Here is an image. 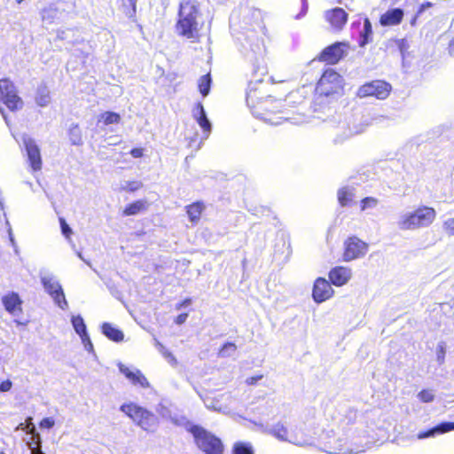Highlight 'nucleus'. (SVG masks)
I'll return each mask as SVG.
<instances>
[{"label":"nucleus","instance_id":"45","mask_svg":"<svg viewBox=\"0 0 454 454\" xmlns=\"http://www.w3.org/2000/svg\"><path fill=\"white\" fill-rule=\"evenodd\" d=\"M442 227L449 236H454V218H449L444 221Z\"/></svg>","mask_w":454,"mask_h":454},{"label":"nucleus","instance_id":"46","mask_svg":"<svg viewBox=\"0 0 454 454\" xmlns=\"http://www.w3.org/2000/svg\"><path fill=\"white\" fill-rule=\"evenodd\" d=\"M437 360L440 364H442L445 357V343L440 342L436 348Z\"/></svg>","mask_w":454,"mask_h":454},{"label":"nucleus","instance_id":"40","mask_svg":"<svg viewBox=\"0 0 454 454\" xmlns=\"http://www.w3.org/2000/svg\"><path fill=\"white\" fill-rule=\"evenodd\" d=\"M237 347L232 342H226L223 345L219 351V356L222 357H229L235 354Z\"/></svg>","mask_w":454,"mask_h":454},{"label":"nucleus","instance_id":"30","mask_svg":"<svg viewBox=\"0 0 454 454\" xmlns=\"http://www.w3.org/2000/svg\"><path fill=\"white\" fill-rule=\"evenodd\" d=\"M262 108H263L266 111H269L272 114L277 113V111H275V109H268L266 106H262ZM278 113L282 114V115L281 116H270V114H265V116L263 117V119L265 120V121H267L272 125H279L282 123L283 121L290 120V117L287 116V114L286 113H284L283 111L278 110Z\"/></svg>","mask_w":454,"mask_h":454},{"label":"nucleus","instance_id":"49","mask_svg":"<svg viewBox=\"0 0 454 454\" xmlns=\"http://www.w3.org/2000/svg\"><path fill=\"white\" fill-rule=\"evenodd\" d=\"M81 340H82V343H83L84 348H85L87 351L90 352V351H92V350H93V344H92V342H91V340H90V339L89 334H87V337L82 336V337L81 338Z\"/></svg>","mask_w":454,"mask_h":454},{"label":"nucleus","instance_id":"21","mask_svg":"<svg viewBox=\"0 0 454 454\" xmlns=\"http://www.w3.org/2000/svg\"><path fill=\"white\" fill-rule=\"evenodd\" d=\"M453 430L454 422L444 421L428 430L419 432L417 434V438L423 440L426 438L435 437L438 434H445Z\"/></svg>","mask_w":454,"mask_h":454},{"label":"nucleus","instance_id":"16","mask_svg":"<svg viewBox=\"0 0 454 454\" xmlns=\"http://www.w3.org/2000/svg\"><path fill=\"white\" fill-rule=\"evenodd\" d=\"M333 294V289L325 278H318L316 279L312 290V297L317 303L325 301L330 299Z\"/></svg>","mask_w":454,"mask_h":454},{"label":"nucleus","instance_id":"18","mask_svg":"<svg viewBox=\"0 0 454 454\" xmlns=\"http://www.w3.org/2000/svg\"><path fill=\"white\" fill-rule=\"evenodd\" d=\"M192 116L196 120L200 127L202 129L204 135L203 138L207 139L212 131V124L209 119L207 118L204 106H202L201 103H198L195 106L192 111Z\"/></svg>","mask_w":454,"mask_h":454},{"label":"nucleus","instance_id":"58","mask_svg":"<svg viewBox=\"0 0 454 454\" xmlns=\"http://www.w3.org/2000/svg\"><path fill=\"white\" fill-rule=\"evenodd\" d=\"M8 234H9L10 242H11L12 246L14 247L15 253H18V247H17L16 241L14 239V237H13L12 231L11 227H9Z\"/></svg>","mask_w":454,"mask_h":454},{"label":"nucleus","instance_id":"62","mask_svg":"<svg viewBox=\"0 0 454 454\" xmlns=\"http://www.w3.org/2000/svg\"><path fill=\"white\" fill-rule=\"evenodd\" d=\"M0 112H1L3 117H4V121H5V123L9 126V120H8V118H7L5 113H4V110L2 107H0Z\"/></svg>","mask_w":454,"mask_h":454},{"label":"nucleus","instance_id":"23","mask_svg":"<svg viewBox=\"0 0 454 454\" xmlns=\"http://www.w3.org/2000/svg\"><path fill=\"white\" fill-rule=\"evenodd\" d=\"M338 201L341 207L350 206L356 197V188L354 186H343L338 190Z\"/></svg>","mask_w":454,"mask_h":454},{"label":"nucleus","instance_id":"47","mask_svg":"<svg viewBox=\"0 0 454 454\" xmlns=\"http://www.w3.org/2000/svg\"><path fill=\"white\" fill-rule=\"evenodd\" d=\"M396 45L400 51V53L403 57V59H404L405 57V52L407 51V50L409 49L410 45H409V43L406 39H400V40H397L396 41Z\"/></svg>","mask_w":454,"mask_h":454},{"label":"nucleus","instance_id":"4","mask_svg":"<svg viewBox=\"0 0 454 454\" xmlns=\"http://www.w3.org/2000/svg\"><path fill=\"white\" fill-rule=\"evenodd\" d=\"M435 217L436 212L433 207L422 206L413 211L400 213L396 225L401 231H415L428 227Z\"/></svg>","mask_w":454,"mask_h":454},{"label":"nucleus","instance_id":"55","mask_svg":"<svg viewBox=\"0 0 454 454\" xmlns=\"http://www.w3.org/2000/svg\"><path fill=\"white\" fill-rule=\"evenodd\" d=\"M262 379V375L260 374V375H256V376H252V377H249L246 380V383L247 385H255L260 380Z\"/></svg>","mask_w":454,"mask_h":454},{"label":"nucleus","instance_id":"9","mask_svg":"<svg viewBox=\"0 0 454 454\" xmlns=\"http://www.w3.org/2000/svg\"><path fill=\"white\" fill-rule=\"evenodd\" d=\"M0 97L4 104L11 111L21 109L23 106V101L18 96L16 87L8 78H3L0 80Z\"/></svg>","mask_w":454,"mask_h":454},{"label":"nucleus","instance_id":"61","mask_svg":"<svg viewBox=\"0 0 454 454\" xmlns=\"http://www.w3.org/2000/svg\"><path fill=\"white\" fill-rule=\"evenodd\" d=\"M76 254H77V256H78L81 260H82V261H83L87 265H89L90 267H91V263H90V261H87V260L82 256V253H81V252H77Z\"/></svg>","mask_w":454,"mask_h":454},{"label":"nucleus","instance_id":"56","mask_svg":"<svg viewBox=\"0 0 454 454\" xmlns=\"http://www.w3.org/2000/svg\"><path fill=\"white\" fill-rule=\"evenodd\" d=\"M120 372L125 376L128 377V375L131 372V369H129L128 366L124 365L123 364L120 363L118 364Z\"/></svg>","mask_w":454,"mask_h":454},{"label":"nucleus","instance_id":"52","mask_svg":"<svg viewBox=\"0 0 454 454\" xmlns=\"http://www.w3.org/2000/svg\"><path fill=\"white\" fill-rule=\"evenodd\" d=\"M432 3L431 2H428V1H426V2H423L418 11H417V16H419L421 15L426 10H427L428 8L432 7Z\"/></svg>","mask_w":454,"mask_h":454},{"label":"nucleus","instance_id":"42","mask_svg":"<svg viewBox=\"0 0 454 454\" xmlns=\"http://www.w3.org/2000/svg\"><path fill=\"white\" fill-rule=\"evenodd\" d=\"M418 397L423 403H430L434 401V395L431 390L423 389L418 394Z\"/></svg>","mask_w":454,"mask_h":454},{"label":"nucleus","instance_id":"38","mask_svg":"<svg viewBox=\"0 0 454 454\" xmlns=\"http://www.w3.org/2000/svg\"><path fill=\"white\" fill-rule=\"evenodd\" d=\"M155 346L163 357L172 365L176 364V359L173 354L167 349L159 340H156Z\"/></svg>","mask_w":454,"mask_h":454},{"label":"nucleus","instance_id":"2","mask_svg":"<svg viewBox=\"0 0 454 454\" xmlns=\"http://www.w3.org/2000/svg\"><path fill=\"white\" fill-rule=\"evenodd\" d=\"M204 26L199 5L191 0H184L179 4L176 32L192 43H198L201 37Z\"/></svg>","mask_w":454,"mask_h":454},{"label":"nucleus","instance_id":"1","mask_svg":"<svg viewBox=\"0 0 454 454\" xmlns=\"http://www.w3.org/2000/svg\"><path fill=\"white\" fill-rule=\"evenodd\" d=\"M321 448L329 454H357L364 452L367 441L355 432L348 434L337 427L336 429L325 431L321 435Z\"/></svg>","mask_w":454,"mask_h":454},{"label":"nucleus","instance_id":"50","mask_svg":"<svg viewBox=\"0 0 454 454\" xmlns=\"http://www.w3.org/2000/svg\"><path fill=\"white\" fill-rule=\"evenodd\" d=\"M309 4L307 0H301V9L299 14L296 15V19L304 17L308 12Z\"/></svg>","mask_w":454,"mask_h":454},{"label":"nucleus","instance_id":"17","mask_svg":"<svg viewBox=\"0 0 454 454\" xmlns=\"http://www.w3.org/2000/svg\"><path fill=\"white\" fill-rule=\"evenodd\" d=\"M2 303L5 310L13 317H19L22 313V300L15 292H11L2 297Z\"/></svg>","mask_w":454,"mask_h":454},{"label":"nucleus","instance_id":"63","mask_svg":"<svg viewBox=\"0 0 454 454\" xmlns=\"http://www.w3.org/2000/svg\"><path fill=\"white\" fill-rule=\"evenodd\" d=\"M14 322L18 325H26L27 323L26 322H21L18 319H15Z\"/></svg>","mask_w":454,"mask_h":454},{"label":"nucleus","instance_id":"39","mask_svg":"<svg viewBox=\"0 0 454 454\" xmlns=\"http://www.w3.org/2000/svg\"><path fill=\"white\" fill-rule=\"evenodd\" d=\"M378 204V199L374 197H365L360 202L361 210L365 211L367 209H374L377 207Z\"/></svg>","mask_w":454,"mask_h":454},{"label":"nucleus","instance_id":"11","mask_svg":"<svg viewBox=\"0 0 454 454\" xmlns=\"http://www.w3.org/2000/svg\"><path fill=\"white\" fill-rule=\"evenodd\" d=\"M348 44L344 42H336L325 47L319 54L318 60L330 65L337 64L348 55Z\"/></svg>","mask_w":454,"mask_h":454},{"label":"nucleus","instance_id":"13","mask_svg":"<svg viewBox=\"0 0 454 454\" xmlns=\"http://www.w3.org/2000/svg\"><path fill=\"white\" fill-rule=\"evenodd\" d=\"M22 143L27 153L29 166L34 171L40 170L42 168L41 152L35 139L24 134L22 136Z\"/></svg>","mask_w":454,"mask_h":454},{"label":"nucleus","instance_id":"14","mask_svg":"<svg viewBox=\"0 0 454 454\" xmlns=\"http://www.w3.org/2000/svg\"><path fill=\"white\" fill-rule=\"evenodd\" d=\"M368 245L356 237L349 238L345 242L344 261L349 262L365 255Z\"/></svg>","mask_w":454,"mask_h":454},{"label":"nucleus","instance_id":"27","mask_svg":"<svg viewBox=\"0 0 454 454\" xmlns=\"http://www.w3.org/2000/svg\"><path fill=\"white\" fill-rule=\"evenodd\" d=\"M51 102L50 90L45 84H41L36 90L35 103L42 107L47 106Z\"/></svg>","mask_w":454,"mask_h":454},{"label":"nucleus","instance_id":"15","mask_svg":"<svg viewBox=\"0 0 454 454\" xmlns=\"http://www.w3.org/2000/svg\"><path fill=\"white\" fill-rule=\"evenodd\" d=\"M338 124L335 126L337 129V136L340 141H342L354 135L360 134L364 131V126L362 124H353L351 126L350 118L340 119V115H338Z\"/></svg>","mask_w":454,"mask_h":454},{"label":"nucleus","instance_id":"41","mask_svg":"<svg viewBox=\"0 0 454 454\" xmlns=\"http://www.w3.org/2000/svg\"><path fill=\"white\" fill-rule=\"evenodd\" d=\"M171 421L176 424V425H178V426H182L184 427L187 431H188V427L189 426H195L194 424H192V422H190L184 416H180V417H177V416H175V417H171Z\"/></svg>","mask_w":454,"mask_h":454},{"label":"nucleus","instance_id":"53","mask_svg":"<svg viewBox=\"0 0 454 454\" xmlns=\"http://www.w3.org/2000/svg\"><path fill=\"white\" fill-rule=\"evenodd\" d=\"M12 387V383L10 380H4L0 383V392H7Z\"/></svg>","mask_w":454,"mask_h":454},{"label":"nucleus","instance_id":"35","mask_svg":"<svg viewBox=\"0 0 454 454\" xmlns=\"http://www.w3.org/2000/svg\"><path fill=\"white\" fill-rule=\"evenodd\" d=\"M211 76L209 74L202 75L199 80V90L203 97H207L209 94L211 88Z\"/></svg>","mask_w":454,"mask_h":454},{"label":"nucleus","instance_id":"59","mask_svg":"<svg viewBox=\"0 0 454 454\" xmlns=\"http://www.w3.org/2000/svg\"><path fill=\"white\" fill-rule=\"evenodd\" d=\"M130 154L134 158H141L143 156V149H141V148H133L130 151Z\"/></svg>","mask_w":454,"mask_h":454},{"label":"nucleus","instance_id":"24","mask_svg":"<svg viewBox=\"0 0 454 454\" xmlns=\"http://www.w3.org/2000/svg\"><path fill=\"white\" fill-rule=\"evenodd\" d=\"M102 333L113 341H121L123 340V333L113 326L110 323H104L101 326Z\"/></svg>","mask_w":454,"mask_h":454},{"label":"nucleus","instance_id":"12","mask_svg":"<svg viewBox=\"0 0 454 454\" xmlns=\"http://www.w3.org/2000/svg\"><path fill=\"white\" fill-rule=\"evenodd\" d=\"M358 418L361 419L362 414H359L357 410L352 407L346 408L340 413L338 427L344 431H348V434H352V432H355V435L360 434L364 440V431L358 432V427H356L355 428L350 427L358 423Z\"/></svg>","mask_w":454,"mask_h":454},{"label":"nucleus","instance_id":"29","mask_svg":"<svg viewBox=\"0 0 454 454\" xmlns=\"http://www.w3.org/2000/svg\"><path fill=\"white\" fill-rule=\"evenodd\" d=\"M137 0H119L121 12L129 19L135 17Z\"/></svg>","mask_w":454,"mask_h":454},{"label":"nucleus","instance_id":"51","mask_svg":"<svg viewBox=\"0 0 454 454\" xmlns=\"http://www.w3.org/2000/svg\"><path fill=\"white\" fill-rule=\"evenodd\" d=\"M54 426V420L51 418H44L40 422V427L43 428H51Z\"/></svg>","mask_w":454,"mask_h":454},{"label":"nucleus","instance_id":"48","mask_svg":"<svg viewBox=\"0 0 454 454\" xmlns=\"http://www.w3.org/2000/svg\"><path fill=\"white\" fill-rule=\"evenodd\" d=\"M59 223H60V228H61V232L62 234L67 238L68 239L69 236L72 234V229L70 228V226L67 223V222L65 221L64 218H60L59 219Z\"/></svg>","mask_w":454,"mask_h":454},{"label":"nucleus","instance_id":"25","mask_svg":"<svg viewBox=\"0 0 454 454\" xmlns=\"http://www.w3.org/2000/svg\"><path fill=\"white\" fill-rule=\"evenodd\" d=\"M372 27L369 19L364 20L363 28L359 33L358 44L360 47H364L372 40Z\"/></svg>","mask_w":454,"mask_h":454},{"label":"nucleus","instance_id":"8","mask_svg":"<svg viewBox=\"0 0 454 454\" xmlns=\"http://www.w3.org/2000/svg\"><path fill=\"white\" fill-rule=\"evenodd\" d=\"M39 277L45 292L52 298L54 302L61 309H67L68 303L66 300L62 286L56 276L48 270H41Z\"/></svg>","mask_w":454,"mask_h":454},{"label":"nucleus","instance_id":"37","mask_svg":"<svg viewBox=\"0 0 454 454\" xmlns=\"http://www.w3.org/2000/svg\"><path fill=\"white\" fill-rule=\"evenodd\" d=\"M232 452L233 454H254V449L249 442H239L234 444Z\"/></svg>","mask_w":454,"mask_h":454},{"label":"nucleus","instance_id":"22","mask_svg":"<svg viewBox=\"0 0 454 454\" xmlns=\"http://www.w3.org/2000/svg\"><path fill=\"white\" fill-rule=\"evenodd\" d=\"M403 17V11L400 8H394L382 14L380 22L382 26H394L399 24Z\"/></svg>","mask_w":454,"mask_h":454},{"label":"nucleus","instance_id":"10","mask_svg":"<svg viewBox=\"0 0 454 454\" xmlns=\"http://www.w3.org/2000/svg\"><path fill=\"white\" fill-rule=\"evenodd\" d=\"M392 90L390 83L382 80H374L362 85L357 91L360 98L374 97L377 99H386Z\"/></svg>","mask_w":454,"mask_h":454},{"label":"nucleus","instance_id":"31","mask_svg":"<svg viewBox=\"0 0 454 454\" xmlns=\"http://www.w3.org/2000/svg\"><path fill=\"white\" fill-rule=\"evenodd\" d=\"M71 323L75 333L80 336V338L82 336L87 337V327L83 318L80 315L73 316L71 317Z\"/></svg>","mask_w":454,"mask_h":454},{"label":"nucleus","instance_id":"36","mask_svg":"<svg viewBox=\"0 0 454 454\" xmlns=\"http://www.w3.org/2000/svg\"><path fill=\"white\" fill-rule=\"evenodd\" d=\"M145 203L142 200H137L131 204H129L124 209L125 215H135L140 211L145 209Z\"/></svg>","mask_w":454,"mask_h":454},{"label":"nucleus","instance_id":"3","mask_svg":"<svg viewBox=\"0 0 454 454\" xmlns=\"http://www.w3.org/2000/svg\"><path fill=\"white\" fill-rule=\"evenodd\" d=\"M259 429L269 434L281 442H286L296 446H307L313 443V439L309 435L302 427L293 425L286 420L278 421L271 427L263 424H256Z\"/></svg>","mask_w":454,"mask_h":454},{"label":"nucleus","instance_id":"57","mask_svg":"<svg viewBox=\"0 0 454 454\" xmlns=\"http://www.w3.org/2000/svg\"><path fill=\"white\" fill-rule=\"evenodd\" d=\"M187 317H188L187 313H182L176 317L175 322L176 325H182L186 321Z\"/></svg>","mask_w":454,"mask_h":454},{"label":"nucleus","instance_id":"33","mask_svg":"<svg viewBox=\"0 0 454 454\" xmlns=\"http://www.w3.org/2000/svg\"><path fill=\"white\" fill-rule=\"evenodd\" d=\"M120 121H121L120 114L117 113H114V112H111V111H106L105 113H102L98 116V122L103 121V123L105 125L119 123Z\"/></svg>","mask_w":454,"mask_h":454},{"label":"nucleus","instance_id":"5","mask_svg":"<svg viewBox=\"0 0 454 454\" xmlns=\"http://www.w3.org/2000/svg\"><path fill=\"white\" fill-rule=\"evenodd\" d=\"M188 432L193 436L197 447L206 454H222L221 440L200 426H189Z\"/></svg>","mask_w":454,"mask_h":454},{"label":"nucleus","instance_id":"7","mask_svg":"<svg viewBox=\"0 0 454 454\" xmlns=\"http://www.w3.org/2000/svg\"><path fill=\"white\" fill-rule=\"evenodd\" d=\"M342 76L332 68L326 69L319 79L316 91L320 96L340 95L343 90Z\"/></svg>","mask_w":454,"mask_h":454},{"label":"nucleus","instance_id":"28","mask_svg":"<svg viewBox=\"0 0 454 454\" xmlns=\"http://www.w3.org/2000/svg\"><path fill=\"white\" fill-rule=\"evenodd\" d=\"M126 378L135 386H139L143 388L150 387L148 380L138 369L132 370Z\"/></svg>","mask_w":454,"mask_h":454},{"label":"nucleus","instance_id":"26","mask_svg":"<svg viewBox=\"0 0 454 454\" xmlns=\"http://www.w3.org/2000/svg\"><path fill=\"white\" fill-rule=\"evenodd\" d=\"M205 209V205L201 201L194 202L186 207V213L191 222L197 223L201 215L202 211Z\"/></svg>","mask_w":454,"mask_h":454},{"label":"nucleus","instance_id":"44","mask_svg":"<svg viewBox=\"0 0 454 454\" xmlns=\"http://www.w3.org/2000/svg\"><path fill=\"white\" fill-rule=\"evenodd\" d=\"M258 99L256 90H253L252 89L247 93V103L249 107H255L256 100Z\"/></svg>","mask_w":454,"mask_h":454},{"label":"nucleus","instance_id":"20","mask_svg":"<svg viewBox=\"0 0 454 454\" xmlns=\"http://www.w3.org/2000/svg\"><path fill=\"white\" fill-rule=\"evenodd\" d=\"M325 17L331 26L336 29H341L348 20V13L340 7L325 12Z\"/></svg>","mask_w":454,"mask_h":454},{"label":"nucleus","instance_id":"34","mask_svg":"<svg viewBox=\"0 0 454 454\" xmlns=\"http://www.w3.org/2000/svg\"><path fill=\"white\" fill-rule=\"evenodd\" d=\"M68 136L72 145H80L82 144V131L77 124L70 126Z\"/></svg>","mask_w":454,"mask_h":454},{"label":"nucleus","instance_id":"6","mask_svg":"<svg viewBox=\"0 0 454 454\" xmlns=\"http://www.w3.org/2000/svg\"><path fill=\"white\" fill-rule=\"evenodd\" d=\"M120 410L145 431L153 432L158 426V419L153 412L133 403L122 404Z\"/></svg>","mask_w":454,"mask_h":454},{"label":"nucleus","instance_id":"64","mask_svg":"<svg viewBox=\"0 0 454 454\" xmlns=\"http://www.w3.org/2000/svg\"><path fill=\"white\" fill-rule=\"evenodd\" d=\"M454 49V40L450 44V51H452Z\"/></svg>","mask_w":454,"mask_h":454},{"label":"nucleus","instance_id":"54","mask_svg":"<svg viewBox=\"0 0 454 454\" xmlns=\"http://www.w3.org/2000/svg\"><path fill=\"white\" fill-rule=\"evenodd\" d=\"M56 10L50 7L49 9H44L43 11V20H48V19H53L54 14H51V12H55Z\"/></svg>","mask_w":454,"mask_h":454},{"label":"nucleus","instance_id":"60","mask_svg":"<svg viewBox=\"0 0 454 454\" xmlns=\"http://www.w3.org/2000/svg\"><path fill=\"white\" fill-rule=\"evenodd\" d=\"M191 303H192V300L190 298H187L184 301H183L181 303H179L176 308L179 309L183 307H188L189 305H191Z\"/></svg>","mask_w":454,"mask_h":454},{"label":"nucleus","instance_id":"43","mask_svg":"<svg viewBox=\"0 0 454 454\" xmlns=\"http://www.w3.org/2000/svg\"><path fill=\"white\" fill-rule=\"evenodd\" d=\"M141 185V183L137 181H126L121 188L125 191L135 192L138 190Z\"/></svg>","mask_w":454,"mask_h":454},{"label":"nucleus","instance_id":"32","mask_svg":"<svg viewBox=\"0 0 454 454\" xmlns=\"http://www.w3.org/2000/svg\"><path fill=\"white\" fill-rule=\"evenodd\" d=\"M246 43L249 44L251 52L254 55V58L257 56L262 55L264 52V46L262 41L259 38H255V40L252 41L249 36H247Z\"/></svg>","mask_w":454,"mask_h":454},{"label":"nucleus","instance_id":"19","mask_svg":"<svg viewBox=\"0 0 454 454\" xmlns=\"http://www.w3.org/2000/svg\"><path fill=\"white\" fill-rule=\"evenodd\" d=\"M352 270L348 267L337 266L329 272V278L333 285L336 286H344L351 278Z\"/></svg>","mask_w":454,"mask_h":454}]
</instances>
